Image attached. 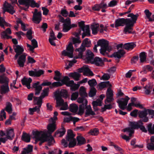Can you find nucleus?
<instances>
[{
  "label": "nucleus",
  "instance_id": "nucleus-9",
  "mask_svg": "<svg viewBox=\"0 0 154 154\" xmlns=\"http://www.w3.org/2000/svg\"><path fill=\"white\" fill-rule=\"evenodd\" d=\"M139 14H137L135 15L133 14L131 18V19L127 18L128 25H127L126 28L130 30L131 32H132L133 30V27L134 26V24L136 23V20Z\"/></svg>",
  "mask_w": 154,
  "mask_h": 154
},
{
  "label": "nucleus",
  "instance_id": "nucleus-11",
  "mask_svg": "<svg viewBox=\"0 0 154 154\" xmlns=\"http://www.w3.org/2000/svg\"><path fill=\"white\" fill-rule=\"evenodd\" d=\"M129 99L130 98L126 96L125 98H122L118 99L117 102L119 104V108L123 110H125Z\"/></svg>",
  "mask_w": 154,
  "mask_h": 154
},
{
  "label": "nucleus",
  "instance_id": "nucleus-19",
  "mask_svg": "<svg viewBox=\"0 0 154 154\" xmlns=\"http://www.w3.org/2000/svg\"><path fill=\"white\" fill-rule=\"evenodd\" d=\"M135 123L134 122H130V125L134 129L140 128L143 132L145 133L147 132V131L144 126L140 125H138L137 124L136 125Z\"/></svg>",
  "mask_w": 154,
  "mask_h": 154
},
{
  "label": "nucleus",
  "instance_id": "nucleus-25",
  "mask_svg": "<svg viewBox=\"0 0 154 154\" xmlns=\"http://www.w3.org/2000/svg\"><path fill=\"white\" fill-rule=\"evenodd\" d=\"M47 129H48V132L49 134H50L49 136H50L51 134L53 133L56 129V127L55 122L54 121L53 122L49 124L48 126Z\"/></svg>",
  "mask_w": 154,
  "mask_h": 154
},
{
  "label": "nucleus",
  "instance_id": "nucleus-56",
  "mask_svg": "<svg viewBox=\"0 0 154 154\" xmlns=\"http://www.w3.org/2000/svg\"><path fill=\"white\" fill-rule=\"evenodd\" d=\"M77 26V25L75 24H72L70 25H69L68 27L66 28V29H65V31H64V32H68L72 28H74L76 27Z\"/></svg>",
  "mask_w": 154,
  "mask_h": 154
},
{
  "label": "nucleus",
  "instance_id": "nucleus-34",
  "mask_svg": "<svg viewBox=\"0 0 154 154\" xmlns=\"http://www.w3.org/2000/svg\"><path fill=\"white\" fill-rule=\"evenodd\" d=\"M21 139L26 142L28 143L30 141V137L29 134L23 132L21 137Z\"/></svg>",
  "mask_w": 154,
  "mask_h": 154
},
{
  "label": "nucleus",
  "instance_id": "nucleus-6",
  "mask_svg": "<svg viewBox=\"0 0 154 154\" xmlns=\"http://www.w3.org/2000/svg\"><path fill=\"white\" fill-rule=\"evenodd\" d=\"M91 42L89 39L88 38H85L83 41L80 47L76 48L75 51L79 52L78 55L79 57H83V52L85 50V47L89 48L91 47Z\"/></svg>",
  "mask_w": 154,
  "mask_h": 154
},
{
  "label": "nucleus",
  "instance_id": "nucleus-39",
  "mask_svg": "<svg viewBox=\"0 0 154 154\" xmlns=\"http://www.w3.org/2000/svg\"><path fill=\"white\" fill-rule=\"evenodd\" d=\"M12 105L11 103L10 102H8L6 103V106L5 109H4L9 113H11L12 111Z\"/></svg>",
  "mask_w": 154,
  "mask_h": 154
},
{
  "label": "nucleus",
  "instance_id": "nucleus-49",
  "mask_svg": "<svg viewBox=\"0 0 154 154\" xmlns=\"http://www.w3.org/2000/svg\"><path fill=\"white\" fill-rule=\"evenodd\" d=\"M147 128L148 131L151 134H154V124L152 128V124L151 123L147 125Z\"/></svg>",
  "mask_w": 154,
  "mask_h": 154
},
{
  "label": "nucleus",
  "instance_id": "nucleus-53",
  "mask_svg": "<svg viewBox=\"0 0 154 154\" xmlns=\"http://www.w3.org/2000/svg\"><path fill=\"white\" fill-rule=\"evenodd\" d=\"M62 131L57 130L55 133V135L56 136V135L60 134V137H61L63 136L65 133L66 130L63 127L62 128Z\"/></svg>",
  "mask_w": 154,
  "mask_h": 154
},
{
  "label": "nucleus",
  "instance_id": "nucleus-38",
  "mask_svg": "<svg viewBox=\"0 0 154 154\" xmlns=\"http://www.w3.org/2000/svg\"><path fill=\"white\" fill-rule=\"evenodd\" d=\"M81 75L80 73L75 72L66 73V75L62 77H80Z\"/></svg>",
  "mask_w": 154,
  "mask_h": 154
},
{
  "label": "nucleus",
  "instance_id": "nucleus-8",
  "mask_svg": "<svg viewBox=\"0 0 154 154\" xmlns=\"http://www.w3.org/2000/svg\"><path fill=\"white\" fill-rule=\"evenodd\" d=\"M69 78H54V79L57 82H53L52 84L54 87L61 86L63 85H66L67 81V79Z\"/></svg>",
  "mask_w": 154,
  "mask_h": 154
},
{
  "label": "nucleus",
  "instance_id": "nucleus-30",
  "mask_svg": "<svg viewBox=\"0 0 154 154\" xmlns=\"http://www.w3.org/2000/svg\"><path fill=\"white\" fill-rule=\"evenodd\" d=\"M91 28L92 31V34L95 35L97 34L98 31L99 29V25L98 23L91 25Z\"/></svg>",
  "mask_w": 154,
  "mask_h": 154
},
{
  "label": "nucleus",
  "instance_id": "nucleus-45",
  "mask_svg": "<svg viewBox=\"0 0 154 154\" xmlns=\"http://www.w3.org/2000/svg\"><path fill=\"white\" fill-rule=\"evenodd\" d=\"M68 144V146L69 148H72L74 147L76 145L77 142L75 139L73 138L72 140H71Z\"/></svg>",
  "mask_w": 154,
  "mask_h": 154
},
{
  "label": "nucleus",
  "instance_id": "nucleus-13",
  "mask_svg": "<svg viewBox=\"0 0 154 154\" xmlns=\"http://www.w3.org/2000/svg\"><path fill=\"white\" fill-rule=\"evenodd\" d=\"M78 72H83V75L85 76H92L94 75V74L88 67L83 66L78 69Z\"/></svg>",
  "mask_w": 154,
  "mask_h": 154
},
{
  "label": "nucleus",
  "instance_id": "nucleus-37",
  "mask_svg": "<svg viewBox=\"0 0 154 154\" xmlns=\"http://www.w3.org/2000/svg\"><path fill=\"white\" fill-rule=\"evenodd\" d=\"M68 136L66 137V140L67 141H70L73 139L75 136V135L73 133V131L71 129H69L67 131Z\"/></svg>",
  "mask_w": 154,
  "mask_h": 154
},
{
  "label": "nucleus",
  "instance_id": "nucleus-1",
  "mask_svg": "<svg viewBox=\"0 0 154 154\" xmlns=\"http://www.w3.org/2000/svg\"><path fill=\"white\" fill-rule=\"evenodd\" d=\"M32 134L34 136V138L36 139V141H40L39 143L40 146L43 143L47 141L48 145L50 146L55 142L54 140L51 135L48 136L46 133L42 131H33Z\"/></svg>",
  "mask_w": 154,
  "mask_h": 154
},
{
  "label": "nucleus",
  "instance_id": "nucleus-21",
  "mask_svg": "<svg viewBox=\"0 0 154 154\" xmlns=\"http://www.w3.org/2000/svg\"><path fill=\"white\" fill-rule=\"evenodd\" d=\"M125 54V52L122 49L119 50L117 52H114L112 55L110 56L109 57H117L118 59H120Z\"/></svg>",
  "mask_w": 154,
  "mask_h": 154
},
{
  "label": "nucleus",
  "instance_id": "nucleus-22",
  "mask_svg": "<svg viewBox=\"0 0 154 154\" xmlns=\"http://www.w3.org/2000/svg\"><path fill=\"white\" fill-rule=\"evenodd\" d=\"M32 81V79L30 78H23L21 80V82L23 85H26L28 89L31 88L30 83Z\"/></svg>",
  "mask_w": 154,
  "mask_h": 154
},
{
  "label": "nucleus",
  "instance_id": "nucleus-23",
  "mask_svg": "<svg viewBox=\"0 0 154 154\" xmlns=\"http://www.w3.org/2000/svg\"><path fill=\"white\" fill-rule=\"evenodd\" d=\"M86 111L85 113V116L87 117L90 115H95V113L92 111L91 106L90 105L88 106L87 105L85 106Z\"/></svg>",
  "mask_w": 154,
  "mask_h": 154
},
{
  "label": "nucleus",
  "instance_id": "nucleus-33",
  "mask_svg": "<svg viewBox=\"0 0 154 154\" xmlns=\"http://www.w3.org/2000/svg\"><path fill=\"white\" fill-rule=\"evenodd\" d=\"M77 141V145L81 146L85 144L86 142L85 139L83 137L81 136H77L76 137Z\"/></svg>",
  "mask_w": 154,
  "mask_h": 154
},
{
  "label": "nucleus",
  "instance_id": "nucleus-61",
  "mask_svg": "<svg viewBox=\"0 0 154 154\" xmlns=\"http://www.w3.org/2000/svg\"><path fill=\"white\" fill-rule=\"evenodd\" d=\"M138 111V110L136 109H134L130 113V115L131 116L136 118L137 116Z\"/></svg>",
  "mask_w": 154,
  "mask_h": 154
},
{
  "label": "nucleus",
  "instance_id": "nucleus-46",
  "mask_svg": "<svg viewBox=\"0 0 154 154\" xmlns=\"http://www.w3.org/2000/svg\"><path fill=\"white\" fill-rule=\"evenodd\" d=\"M139 56L141 62H143L146 60V55L145 52H141Z\"/></svg>",
  "mask_w": 154,
  "mask_h": 154
},
{
  "label": "nucleus",
  "instance_id": "nucleus-52",
  "mask_svg": "<svg viewBox=\"0 0 154 154\" xmlns=\"http://www.w3.org/2000/svg\"><path fill=\"white\" fill-rule=\"evenodd\" d=\"M113 91L110 88H109L107 89L106 93V97H113Z\"/></svg>",
  "mask_w": 154,
  "mask_h": 154
},
{
  "label": "nucleus",
  "instance_id": "nucleus-62",
  "mask_svg": "<svg viewBox=\"0 0 154 154\" xmlns=\"http://www.w3.org/2000/svg\"><path fill=\"white\" fill-rule=\"evenodd\" d=\"M147 148L150 150H154V144L152 143H148L147 145Z\"/></svg>",
  "mask_w": 154,
  "mask_h": 154
},
{
  "label": "nucleus",
  "instance_id": "nucleus-59",
  "mask_svg": "<svg viewBox=\"0 0 154 154\" xmlns=\"http://www.w3.org/2000/svg\"><path fill=\"white\" fill-rule=\"evenodd\" d=\"M5 32V31H3L1 33V35L2 37L4 38H7V39L12 38V37L8 35Z\"/></svg>",
  "mask_w": 154,
  "mask_h": 154
},
{
  "label": "nucleus",
  "instance_id": "nucleus-51",
  "mask_svg": "<svg viewBox=\"0 0 154 154\" xmlns=\"http://www.w3.org/2000/svg\"><path fill=\"white\" fill-rule=\"evenodd\" d=\"M6 113L5 112V110L4 109H2L0 113V121H3L4 120L3 117L5 119H6Z\"/></svg>",
  "mask_w": 154,
  "mask_h": 154
},
{
  "label": "nucleus",
  "instance_id": "nucleus-41",
  "mask_svg": "<svg viewBox=\"0 0 154 154\" xmlns=\"http://www.w3.org/2000/svg\"><path fill=\"white\" fill-rule=\"evenodd\" d=\"M33 101L35 105H38L39 107H41L42 102V100L38 99V97H33Z\"/></svg>",
  "mask_w": 154,
  "mask_h": 154
},
{
  "label": "nucleus",
  "instance_id": "nucleus-15",
  "mask_svg": "<svg viewBox=\"0 0 154 154\" xmlns=\"http://www.w3.org/2000/svg\"><path fill=\"white\" fill-rule=\"evenodd\" d=\"M70 79H67V81L66 85L68 87H70V90L72 91H75L77 90L79 88V85L74 84L73 80H70Z\"/></svg>",
  "mask_w": 154,
  "mask_h": 154
},
{
  "label": "nucleus",
  "instance_id": "nucleus-42",
  "mask_svg": "<svg viewBox=\"0 0 154 154\" xmlns=\"http://www.w3.org/2000/svg\"><path fill=\"white\" fill-rule=\"evenodd\" d=\"M152 69V68L151 66L149 65H147L143 67V71H140V73L142 74H146L147 71H151Z\"/></svg>",
  "mask_w": 154,
  "mask_h": 154
},
{
  "label": "nucleus",
  "instance_id": "nucleus-18",
  "mask_svg": "<svg viewBox=\"0 0 154 154\" xmlns=\"http://www.w3.org/2000/svg\"><path fill=\"white\" fill-rule=\"evenodd\" d=\"M44 71L43 70L40 69L38 70L35 69L34 71L30 70L29 71V74L31 76H34L38 77L43 74Z\"/></svg>",
  "mask_w": 154,
  "mask_h": 154
},
{
  "label": "nucleus",
  "instance_id": "nucleus-26",
  "mask_svg": "<svg viewBox=\"0 0 154 154\" xmlns=\"http://www.w3.org/2000/svg\"><path fill=\"white\" fill-rule=\"evenodd\" d=\"M29 0H18V2L20 5H23L25 6L22 9L26 11L29 8Z\"/></svg>",
  "mask_w": 154,
  "mask_h": 154
},
{
  "label": "nucleus",
  "instance_id": "nucleus-48",
  "mask_svg": "<svg viewBox=\"0 0 154 154\" xmlns=\"http://www.w3.org/2000/svg\"><path fill=\"white\" fill-rule=\"evenodd\" d=\"M144 12L146 15L147 17L149 19V21L150 22L153 21V18L152 19L150 17V16L152 14L149 11L148 9H146L145 10Z\"/></svg>",
  "mask_w": 154,
  "mask_h": 154
},
{
  "label": "nucleus",
  "instance_id": "nucleus-64",
  "mask_svg": "<svg viewBox=\"0 0 154 154\" xmlns=\"http://www.w3.org/2000/svg\"><path fill=\"white\" fill-rule=\"evenodd\" d=\"M117 4V2L115 0L111 1L108 4V7H113L116 5Z\"/></svg>",
  "mask_w": 154,
  "mask_h": 154
},
{
  "label": "nucleus",
  "instance_id": "nucleus-16",
  "mask_svg": "<svg viewBox=\"0 0 154 154\" xmlns=\"http://www.w3.org/2000/svg\"><path fill=\"white\" fill-rule=\"evenodd\" d=\"M138 117L143 119L144 122H147L149 120L148 117L147 116L148 114L147 110L145 109L144 110L140 111L138 112Z\"/></svg>",
  "mask_w": 154,
  "mask_h": 154
},
{
  "label": "nucleus",
  "instance_id": "nucleus-5",
  "mask_svg": "<svg viewBox=\"0 0 154 154\" xmlns=\"http://www.w3.org/2000/svg\"><path fill=\"white\" fill-rule=\"evenodd\" d=\"M127 18H119L116 20L115 21V27L117 28L118 27L121 26H123L125 25V27L123 30V32L125 34H127V33H133L132 32H131L130 30L127 28H126L128 24Z\"/></svg>",
  "mask_w": 154,
  "mask_h": 154
},
{
  "label": "nucleus",
  "instance_id": "nucleus-10",
  "mask_svg": "<svg viewBox=\"0 0 154 154\" xmlns=\"http://www.w3.org/2000/svg\"><path fill=\"white\" fill-rule=\"evenodd\" d=\"M66 49L67 51L64 50L62 51V54L64 56H68L70 58H73L74 49L72 42H70L69 44L66 47Z\"/></svg>",
  "mask_w": 154,
  "mask_h": 154
},
{
  "label": "nucleus",
  "instance_id": "nucleus-43",
  "mask_svg": "<svg viewBox=\"0 0 154 154\" xmlns=\"http://www.w3.org/2000/svg\"><path fill=\"white\" fill-rule=\"evenodd\" d=\"M30 6L32 8L36 7L38 8L39 5L37 3H36L34 0H29V7Z\"/></svg>",
  "mask_w": 154,
  "mask_h": 154
},
{
  "label": "nucleus",
  "instance_id": "nucleus-27",
  "mask_svg": "<svg viewBox=\"0 0 154 154\" xmlns=\"http://www.w3.org/2000/svg\"><path fill=\"white\" fill-rule=\"evenodd\" d=\"M5 11H7L11 14H13L15 12L14 7L10 4H8L5 6Z\"/></svg>",
  "mask_w": 154,
  "mask_h": 154
},
{
  "label": "nucleus",
  "instance_id": "nucleus-55",
  "mask_svg": "<svg viewBox=\"0 0 154 154\" xmlns=\"http://www.w3.org/2000/svg\"><path fill=\"white\" fill-rule=\"evenodd\" d=\"M90 133L92 135H97L99 133V130L97 128H94L90 131Z\"/></svg>",
  "mask_w": 154,
  "mask_h": 154
},
{
  "label": "nucleus",
  "instance_id": "nucleus-63",
  "mask_svg": "<svg viewBox=\"0 0 154 154\" xmlns=\"http://www.w3.org/2000/svg\"><path fill=\"white\" fill-rule=\"evenodd\" d=\"M33 146L31 145H28L27 149H25V151L27 153L31 152L32 151Z\"/></svg>",
  "mask_w": 154,
  "mask_h": 154
},
{
  "label": "nucleus",
  "instance_id": "nucleus-14",
  "mask_svg": "<svg viewBox=\"0 0 154 154\" xmlns=\"http://www.w3.org/2000/svg\"><path fill=\"white\" fill-rule=\"evenodd\" d=\"M41 16V12H38L37 9H35L33 14L32 21L36 24L39 23L42 20Z\"/></svg>",
  "mask_w": 154,
  "mask_h": 154
},
{
  "label": "nucleus",
  "instance_id": "nucleus-50",
  "mask_svg": "<svg viewBox=\"0 0 154 154\" xmlns=\"http://www.w3.org/2000/svg\"><path fill=\"white\" fill-rule=\"evenodd\" d=\"M88 83L91 87H94L97 84L96 81L94 79H92L88 81Z\"/></svg>",
  "mask_w": 154,
  "mask_h": 154
},
{
  "label": "nucleus",
  "instance_id": "nucleus-40",
  "mask_svg": "<svg viewBox=\"0 0 154 154\" xmlns=\"http://www.w3.org/2000/svg\"><path fill=\"white\" fill-rule=\"evenodd\" d=\"M79 94L82 97H85L88 96V94L85 92V88L83 86H81L80 88Z\"/></svg>",
  "mask_w": 154,
  "mask_h": 154
},
{
  "label": "nucleus",
  "instance_id": "nucleus-2",
  "mask_svg": "<svg viewBox=\"0 0 154 154\" xmlns=\"http://www.w3.org/2000/svg\"><path fill=\"white\" fill-rule=\"evenodd\" d=\"M14 49L15 52L16 53L14 56L15 59H17L19 56L17 60V63L20 67H23L26 61V57L25 53L23 54L24 50L23 48L19 45H17L14 46Z\"/></svg>",
  "mask_w": 154,
  "mask_h": 154
},
{
  "label": "nucleus",
  "instance_id": "nucleus-60",
  "mask_svg": "<svg viewBox=\"0 0 154 154\" xmlns=\"http://www.w3.org/2000/svg\"><path fill=\"white\" fill-rule=\"evenodd\" d=\"M144 88L145 89V94L147 95L149 94L151 92V87L146 85L144 87Z\"/></svg>",
  "mask_w": 154,
  "mask_h": 154
},
{
  "label": "nucleus",
  "instance_id": "nucleus-32",
  "mask_svg": "<svg viewBox=\"0 0 154 154\" xmlns=\"http://www.w3.org/2000/svg\"><path fill=\"white\" fill-rule=\"evenodd\" d=\"M98 86L100 89L102 90L103 88L107 87H111L112 85L109 81L102 82L99 84Z\"/></svg>",
  "mask_w": 154,
  "mask_h": 154
},
{
  "label": "nucleus",
  "instance_id": "nucleus-4",
  "mask_svg": "<svg viewBox=\"0 0 154 154\" xmlns=\"http://www.w3.org/2000/svg\"><path fill=\"white\" fill-rule=\"evenodd\" d=\"M86 54L87 60L92 64H94L97 66H99L103 63V61L101 58L96 57L94 58V54L91 51L88 50Z\"/></svg>",
  "mask_w": 154,
  "mask_h": 154
},
{
  "label": "nucleus",
  "instance_id": "nucleus-29",
  "mask_svg": "<svg viewBox=\"0 0 154 154\" xmlns=\"http://www.w3.org/2000/svg\"><path fill=\"white\" fill-rule=\"evenodd\" d=\"M136 46V44L133 42L128 43L124 45L123 48L126 50H129L133 49Z\"/></svg>",
  "mask_w": 154,
  "mask_h": 154
},
{
  "label": "nucleus",
  "instance_id": "nucleus-12",
  "mask_svg": "<svg viewBox=\"0 0 154 154\" xmlns=\"http://www.w3.org/2000/svg\"><path fill=\"white\" fill-rule=\"evenodd\" d=\"M54 95L56 97V100L62 99L61 98L62 97L67 98L68 97L67 91L64 89H62L60 91L59 90H57L54 92Z\"/></svg>",
  "mask_w": 154,
  "mask_h": 154
},
{
  "label": "nucleus",
  "instance_id": "nucleus-28",
  "mask_svg": "<svg viewBox=\"0 0 154 154\" xmlns=\"http://www.w3.org/2000/svg\"><path fill=\"white\" fill-rule=\"evenodd\" d=\"M6 134V138L9 140H12L14 137V130L13 129L7 130Z\"/></svg>",
  "mask_w": 154,
  "mask_h": 154
},
{
  "label": "nucleus",
  "instance_id": "nucleus-31",
  "mask_svg": "<svg viewBox=\"0 0 154 154\" xmlns=\"http://www.w3.org/2000/svg\"><path fill=\"white\" fill-rule=\"evenodd\" d=\"M116 69V68L115 67H112L108 70V73L105 74L101 77H110L112 76V75L114 73Z\"/></svg>",
  "mask_w": 154,
  "mask_h": 154
},
{
  "label": "nucleus",
  "instance_id": "nucleus-47",
  "mask_svg": "<svg viewBox=\"0 0 154 154\" xmlns=\"http://www.w3.org/2000/svg\"><path fill=\"white\" fill-rule=\"evenodd\" d=\"M73 44L75 45V47H77V45L79 44L81 42V41L80 40V38H72Z\"/></svg>",
  "mask_w": 154,
  "mask_h": 154
},
{
  "label": "nucleus",
  "instance_id": "nucleus-57",
  "mask_svg": "<svg viewBox=\"0 0 154 154\" xmlns=\"http://www.w3.org/2000/svg\"><path fill=\"white\" fill-rule=\"evenodd\" d=\"M79 96V93L77 92H75L74 93H73L71 97V100H75Z\"/></svg>",
  "mask_w": 154,
  "mask_h": 154
},
{
  "label": "nucleus",
  "instance_id": "nucleus-20",
  "mask_svg": "<svg viewBox=\"0 0 154 154\" xmlns=\"http://www.w3.org/2000/svg\"><path fill=\"white\" fill-rule=\"evenodd\" d=\"M40 82H38L36 83H33L32 87L35 89V95H38L40 93V91L42 89V85L41 84L40 85Z\"/></svg>",
  "mask_w": 154,
  "mask_h": 154
},
{
  "label": "nucleus",
  "instance_id": "nucleus-35",
  "mask_svg": "<svg viewBox=\"0 0 154 154\" xmlns=\"http://www.w3.org/2000/svg\"><path fill=\"white\" fill-rule=\"evenodd\" d=\"M78 106L75 103L70 104L69 106V111L73 113H76L78 110Z\"/></svg>",
  "mask_w": 154,
  "mask_h": 154
},
{
  "label": "nucleus",
  "instance_id": "nucleus-17",
  "mask_svg": "<svg viewBox=\"0 0 154 154\" xmlns=\"http://www.w3.org/2000/svg\"><path fill=\"white\" fill-rule=\"evenodd\" d=\"M57 106L56 107L59 106H61L60 108L61 110H66L68 109V105L67 102L64 103V100L63 99H60V100H57Z\"/></svg>",
  "mask_w": 154,
  "mask_h": 154
},
{
  "label": "nucleus",
  "instance_id": "nucleus-24",
  "mask_svg": "<svg viewBox=\"0 0 154 154\" xmlns=\"http://www.w3.org/2000/svg\"><path fill=\"white\" fill-rule=\"evenodd\" d=\"M87 104V100H85V103H82L79 105V110L78 113L79 115L82 116L83 114L85 109V106Z\"/></svg>",
  "mask_w": 154,
  "mask_h": 154
},
{
  "label": "nucleus",
  "instance_id": "nucleus-7",
  "mask_svg": "<svg viewBox=\"0 0 154 154\" xmlns=\"http://www.w3.org/2000/svg\"><path fill=\"white\" fill-rule=\"evenodd\" d=\"M9 81L8 78H0V84H3L1 86L0 88V92L1 94H5L9 91L8 85Z\"/></svg>",
  "mask_w": 154,
  "mask_h": 154
},
{
  "label": "nucleus",
  "instance_id": "nucleus-54",
  "mask_svg": "<svg viewBox=\"0 0 154 154\" xmlns=\"http://www.w3.org/2000/svg\"><path fill=\"white\" fill-rule=\"evenodd\" d=\"M79 26L80 27V29L83 31L85 32V22L84 21H82L78 23Z\"/></svg>",
  "mask_w": 154,
  "mask_h": 154
},
{
  "label": "nucleus",
  "instance_id": "nucleus-3",
  "mask_svg": "<svg viewBox=\"0 0 154 154\" xmlns=\"http://www.w3.org/2000/svg\"><path fill=\"white\" fill-rule=\"evenodd\" d=\"M97 45L101 46L100 52L104 56L108 55V53L106 52V51L109 52L111 50V47L109 45L108 42L104 39L99 40L97 42Z\"/></svg>",
  "mask_w": 154,
  "mask_h": 154
},
{
  "label": "nucleus",
  "instance_id": "nucleus-36",
  "mask_svg": "<svg viewBox=\"0 0 154 154\" xmlns=\"http://www.w3.org/2000/svg\"><path fill=\"white\" fill-rule=\"evenodd\" d=\"M65 21V22L63 24V29L62 31L63 32L65 31L64 29H66L69 25H70L71 23V19L69 17L67 18Z\"/></svg>",
  "mask_w": 154,
  "mask_h": 154
},
{
  "label": "nucleus",
  "instance_id": "nucleus-44",
  "mask_svg": "<svg viewBox=\"0 0 154 154\" xmlns=\"http://www.w3.org/2000/svg\"><path fill=\"white\" fill-rule=\"evenodd\" d=\"M97 90L94 87H91L88 93L89 96L90 97H93L96 94Z\"/></svg>",
  "mask_w": 154,
  "mask_h": 154
},
{
  "label": "nucleus",
  "instance_id": "nucleus-58",
  "mask_svg": "<svg viewBox=\"0 0 154 154\" xmlns=\"http://www.w3.org/2000/svg\"><path fill=\"white\" fill-rule=\"evenodd\" d=\"M60 14L63 17H66L69 15V13L66 9H63L61 10Z\"/></svg>",
  "mask_w": 154,
  "mask_h": 154
}]
</instances>
